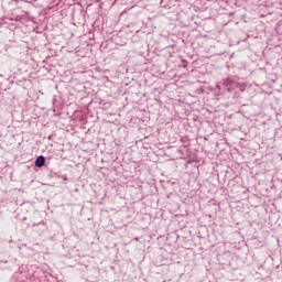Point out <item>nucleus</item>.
<instances>
[{
	"instance_id": "obj_1",
	"label": "nucleus",
	"mask_w": 282,
	"mask_h": 282,
	"mask_svg": "<svg viewBox=\"0 0 282 282\" xmlns=\"http://www.w3.org/2000/svg\"><path fill=\"white\" fill-rule=\"evenodd\" d=\"M225 87H227V91H234V89L239 85L237 80L232 77H227L224 83Z\"/></svg>"
},
{
	"instance_id": "obj_2",
	"label": "nucleus",
	"mask_w": 282,
	"mask_h": 282,
	"mask_svg": "<svg viewBox=\"0 0 282 282\" xmlns=\"http://www.w3.org/2000/svg\"><path fill=\"white\" fill-rule=\"evenodd\" d=\"M12 6H14V0H2V8L6 12L12 10Z\"/></svg>"
},
{
	"instance_id": "obj_3",
	"label": "nucleus",
	"mask_w": 282,
	"mask_h": 282,
	"mask_svg": "<svg viewBox=\"0 0 282 282\" xmlns=\"http://www.w3.org/2000/svg\"><path fill=\"white\" fill-rule=\"evenodd\" d=\"M35 166L37 169H43V166H45V156L43 155L37 156V159L35 160Z\"/></svg>"
},
{
	"instance_id": "obj_4",
	"label": "nucleus",
	"mask_w": 282,
	"mask_h": 282,
	"mask_svg": "<svg viewBox=\"0 0 282 282\" xmlns=\"http://www.w3.org/2000/svg\"><path fill=\"white\" fill-rule=\"evenodd\" d=\"M281 161H282V156H281Z\"/></svg>"
}]
</instances>
